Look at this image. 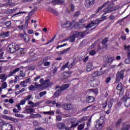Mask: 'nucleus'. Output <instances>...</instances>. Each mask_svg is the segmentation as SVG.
Masks as SVG:
<instances>
[{"mask_svg":"<svg viewBox=\"0 0 130 130\" xmlns=\"http://www.w3.org/2000/svg\"><path fill=\"white\" fill-rule=\"evenodd\" d=\"M84 5L86 8H91L94 5V0H86Z\"/></svg>","mask_w":130,"mask_h":130,"instance_id":"10","label":"nucleus"},{"mask_svg":"<svg viewBox=\"0 0 130 130\" xmlns=\"http://www.w3.org/2000/svg\"><path fill=\"white\" fill-rule=\"evenodd\" d=\"M103 108H106V106H107V101H105L103 103Z\"/></svg>","mask_w":130,"mask_h":130,"instance_id":"49","label":"nucleus"},{"mask_svg":"<svg viewBox=\"0 0 130 130\" xmlns=\"http://www.w3.org/2000/svg\"><path fill=\"white\" fill-rule=\"evenodd\" d=\"M89 91L93 92V93H98V89H88Z\"/></svg>","mask_w":130,"mask_h":130,"instance_id":"46","label":"nucleus"},{"mask_svg":"<svg viewBox=\"0 0 130 130\" xmlns=\"http://www.w3.org/2000/svg\"><path fill=\"white\" fill-rule=\"evenodd\" d=\"M105 7L106 8L103 10L105 15H106V14L108 13H111V12H114V11H116V10H118V9H119V6L114 7L112 2L108 1L98 8L97 10L98 13L100 12V11L102 10V9H103V8Z\"/></svg>","mask_w":130,"mask_h":130,"instance_id":"1","label":"nucleus"},{"mask_svg":"<svg viewBox=\"0 0 130 130\" xmlns=\"http://www.w3.org/2000/svg\"><path fill=\"white\" fill-rule=\"evenodd\" d=\"M48 12H50L51 13H52V14H54V15H55V16H58V12H57L56 10H55L50 7L48 8Z\"/></svg>","mask_w":130,"mask_h":130,"instance_id":"19","label":"nucleus"},{"mask_svg":"<svg viewBox=\"0 0 130 130\" xmlns=\"http://www.w3.org/2000/svg\"><path fill=\"white\" fill-rule=\"evenodd\" d=\"M7 82H4L2 85V89H6V88H7Z\"/></svg>","mask_w":130,"mask_h":130,"instance_id":"54","label":"nucleus"},{"mask_svg":"<svg viewBox=\"0 0 130 130\" xmlns=\"http://www.w3.org/2000/svg\"><path fill=\"white\" fill-rule=\"evenodd\" d=\"M0 79L2 80L3 82H5L7 80V77L6 75L4 74L0 75Z\"/></svg>","mask_w":130,"mask_h":130,"instance_id":"34","label":"nucleus"},{"mask_svg":"<svg viewBox=\"0 0 130 130\" xmlns=\"http://www.w3.org/2000/svg\"><path fill=\"white\" fill-rule=\"evenodd\" d=\"M113 59H114L113 57H109L108 55H105L103 57V60L105 62H107V63L104 64L103 67L104 68H107L108 67H109L110 66L111 62L113 61Z\"/></svg>","mask_w":130,"mask_h":130,"instance_id":"3","label":"nucleus"},{"mask_svg":"<svg viewBox=\"0 0 130 130\" xmlns=\"http://www.w3.org/2000/svg\"><path fill=\"white\" fill-rule=\"evenodd\" d=\"M3 117L4 118H5V119H9L10 120H12V121H16V119L13 117H11L6 115H4Z\"/></svg>","mask_w":130,"mask_h":130,"instance_id":"32","label":"nucleus"},{"mask_svg":"<svg viewBox=\"0 0 130 130\" xmlns=\"http://www.w3.org/2000/svg\"><path fill=\"white\" fill-rule=\"evenodd\" d=\"M10 36V31L3 32L0 34V38H6Z\"/></svg>","mask_w":130,"mask_h":130,"instance_id":"17","label":"nucleus"},{"mask_svg":"<svg viewBox=\"0 0 130 130\" xmlns=\"http://www.w3.org/2000/svg\"><path fill=\"white\" fill-rule=\"evenodd\" d=\"M56 120H58V121L61 120V116L60 115H57L56 116Z\"/></svg>","mask_w":130,"mask_h":130,"instance_id":"64","label":"nucleus"},{"mask_svg":"<svg viewBox=\"0 0 130 130\" xmlns=\"http://www.w3.org/2000/svg\"><path fill=\"white\" fill-rule=\"evenodd\" d=\"M84 127H85V124H81L79 126H78V129L82 130L84 129Z\"/></svg>","mask_w":130,"mask_h":130,"instance_id":"41","label":"nucleus"},{"mask_svg":"<svg viewBox=\"0 0 130 130\" xmlns=\"http://www.w3.org/2000/svg\"><path fill=\"white\" fill-rule=\"evenodd\" d=\"M89 54L90 55H95V54H96V51H95V50H91L89 52Z\"/></svg>","mask_w":130,"mask_h":130,"instance_id":"57","label":"nucleus"},{"mask_svg":"<svg viewBox=\"0 0 130 130\" xmlns=\"http://www.w3.org/2000/svg\"><path fill=\"white\" fill-rule=\"evenodd\" d=\"M28 105L29 106H28V108H34V103L33 102L29 101H28Z\"/></svg>","mask_w":130,"mask_h":130,"instance_id":"35","label":"nucleus"},{"mask_svg":"<svg viewBox=\"0 0 130 130\" xmlns=\"http://www.w3.org/2000/svg\"><path fill=\"white\" fill-rule=\"evenodd\" d=\"M17 50L19 54V55H24V54H25V51H24V48H20L19 49L17 47Z\"/></svg>","mask_w":130,"mask_h":130,"instance_id":"22","label":"nucleus"},{"mask_svg":"<svg viewBox=\"0 0 130 130\" xmlns=\"http://www.w3.org/2000/svg\"><path fill=\"white\" fill-rule=\"evenodd\" d=\"M57 126L59 129H63V128L66 127V125L63 123H59L57 124Z\"/></svg>","mask_w":130,"mask_h":130,"instance_id":"26","label":"nucleus"},{"mask_svg":"<svg viewBox=\"0 0 130 130\" xmlns=\"http://www.w3.org/2000/svg\"><path fill=\"white\" fill-rule=\"evenodd\" d=\"M15 116L16 117H19V118H23V117H24V116L22 114H15Z\"/></svg>","mask_w":130,"mask_h":130,"instance_id":"60","label":"nucleus"},{"mask_svg":"<svg viewBox=\"0 0 130 130\" xmlns=\"http://www.w3.org/2000/svg\"><path fill=\"white\" fill-rule=\"evenodd\" d=\"M33 13H34V11H30L29 14H28V16H27L25 18V22H27L28 23H29V21H30V19H31V16Z\"/></svg>","mask_w":130,"mask_h":130,"instance_id":"24","label":"nucleus"},{"mask_svg":"<svg viewBox=\"0 0 130 130\" xmlns=\"http://www.w3.org/2000/svg\"><path fill=\"white\" fill-rule=\"evenodd\" d=\"M23 39L25 42L28 43L30 41V38L27 35H23Z\"/></svg>","mask_w":130,"mask_h":130,"instance_id":"31","label":"nucleus"},{"mask_svg":"<svg viewBox=\"0 0 130 130\" xmlns=\"http://www.w3.org/2000/svg\"><path fill=\"white\" fill-rule=\"evenodd\" d=\"M95 126L96 129H103L104 126H105V120L101 117L99 119L95 122Z\"/></svg>","mask_w":130,"mask_h":130,"instance_id":"2","label":"nucleus"},{"mask_svg":"<svg viewBox=\"0 0 130 130\" xmlns=\"http://www.w3.org/2000/svg\"><path fill=\"white\" fill-rule=\"evenodd\" d=\"M123 78H124V71L121 70L117 72L116 77V83H119L120 80H123Z\"/></svg>","mask_w":130,"mask_h":130,"instance_id":"4","label":"nucleus"},{"mask_svg":"<svg viewBox=\"0 0 130 130\" xmlns=\"http://www.w3.org/2000/svg\"><path fill=\"white\" fill-rule=\"evenodd\" d=\"M69 88H70V85L66 84L62 85L59 89L61 90V92H62V91L67 90V89H69Z\"/></svg>","mask_w":130,"mask_h":130,"instance_id":"18","label":"nucleus"},{"mask_svg":"<svg viewBox=\"0 0 130 130\" xmlns=\"http://www.w3.org/2000/svg\"><path fill=\"white\" fill-rule=\"evenodd\" d=\"M97 22L95 23H93V22H91L89 24H88L86 26V28H91L92 27H93V26H94V24H99V21L98 20L96 21Z\"/></svg>","mask_w":130,"mask_h":130,"instance_id":"30","label":"nucleus"},{"mask_svg":"<svg viewBox=\"0 0 130 130\" xmlns=\"http://www.w3.org/2000/svg\"><path fill=\"white\" fill-rule=\"evenodd\" d=\"M35 111L34 109H32V108H29L28 106L25 107L24 112L25 113H33Z\"/></svg>","mask_w":130,"mask_h":130,"instance_id":"14","label":"nucleus"},{"mask_svg":"<svg viewBox=\"0 0 130 130\" xmlns=\"http://www.w3.org/2000/svg\"><path fill=\"white\" fill-rule=\"evenodd\" d=\"M32 98V95H28L27 96H26L24 99L25 101H28V100H29Z\"/></svg>","mask_w":130,"mask_h":130,"instance_id":"45","label":"nucleus"},{"mask_svg":"<svg viewBox=\"0 0 130 130\" xmlns=\"http://www.w3.org/2000/svg\"><path fill=\"white\" fill-rule=\"evenodd\" d=\"M62 28H68V29H72L73 28V24L70 21H67L66 23L61 24Z\"/></svg>","mask_w":130,"mask_h":130,"instance_id":"11","label":"nucleus"},{"mask_svg":"<svg viewBox=\"0 0 130 130\" xmlns=\"http://www.w3.org/2000/svg\"><path fill=\"white\" fill-rule=\"evenodd\" d=\"M69 10L71 11V12H74V11L76 10V6H75V4L71 3L69 5Z\"/></svg>","mask_w":130,"mask_h":130,"instance_id":"29","label":"nucleus"},{"mask_svg":"<svg viewBox=\"0 0 130 130\" xmlns=\"http://www.w3.org/2000/svg\"><path fill=\"white\" fill-rule=\"evenodd\" d=\"M64 109L65 110H70L71 109H73V105H72L71 104H67L64 106Z\"/></svg>","mask_w":130,"mask_h":130,"instance_id":"23","label":"nucleus"},{"mask_svg":"<svg viewBox=\"0 0 130 130\" xmlns=\"http://www.w3.org/2000/svg\"><path fill=\"white\" fill-rule=\"evenodd\" d=\"M2 130H13V125L9 123L4 124Z\"/></svg>","mask_w":130,"mask_h":130,"instance_id":"9","label":"nucleus"},{"mask_svg":"<svg viewBox=\"0 0 130 130\" xmlns=\"http://www.w3.org/2000/svg\"><path fill=\"white\" fill-rule=\"evenodd\" d=\"M13 13V9H7L6 11V14L10 15V14H12Z\"/></svg>","mask_w":130,"mask_h":130,"instance_id":"48","label":"nucleus"},{"mask_svg":"<svg viewBox=\"0 0 130 130\" xmlns=\"http://www.w3.org/2000/svg\"><path fill=\"white\" fill-rule=\"evenodd\" d=\"M86 101H87L88 103H92L95 101V98H94V96H89L88 97H86Z\"/></svg>","mask_w":130,"mask_h":130,"instance_id":"20","label":"nucleus"},{"mask_svg":"<svg viewBox=\"0 0 130 130\" xmlns=\"http://www.w3.org/2000/svg\"><path fill=\"white\" fill-rule=\"evenodd\" d=\"M124 50H126V49L128 50V51H130V46H126V45H124Z\"/></svg>","mask_w":130,"mask_h":130,"instance_id":"44","label":"nucleus"},{"mask_svg":"<svg viewBox=\"0 0 130 130\" xmlns=\"http://www.w3.org/2000/svg\"><path fill=\"white\" fill-rule=\"evenodd\" d=\"M5 25L7 28H11V26H12V22L10 21H7L5 22Z\"/></svg>","mask_w":130,"mask_h":130,"instance_id":"36","label":"nucleus"},{"mask_svg":"<svg viewBox=\"0 0 130 130\" xmlns=\"http://www.w3.org/2000/svg\"><path fill=\"white\" fill-rule=\"evenodd\" d=\"M122 121L121 120V119H119L118 120L117 122L116 123V126H120V124H121V122Z\"/></svg>","mask_w":130,"mask_h":130,"instance_id":"42","label":"nucleus"},{"mask_svg":"<svg viewBox=\"0 0 130 130\" xmlns=\"http://www.w3.org/2000/svg\"><path fill=\"white\" fill-rule=\"evenodd\" d=\"M114 100L113 99H111L109 102L108 103V107L109 109H111V107H112V105L113 104Z\"/></svg>","mask_w":130,"mask_h":130,"instance_id":"28","label":"nucleus"},{"mask_svg":"<svg viewBox=\"0 0 130 130\" xmlns=\"http://www.w3.org/2000/svg\"><path fill=\"white\" fill-rule=\"evenodd\" d=\"M91 119H92V116H91V117L90 118L89 120L87 122V126H90V123H91Z\"/></svg>","mask_w":130,"mask_h":130,"instance_id":"61","label":"nucleus"},{"mask_svg":"<svg viewBox=\"0 0 130 130\" xmlns=\"http://www.w3.org/2000/svg\"><path fill=\"white\" fill-rule=\"evenodd\" d=\"M56 107H57V108H60L61 107V103H57L56 104Z\"/></svg>","mask_w":130,"mask_h":130,"instance_id":"59","label":"nucleus"},{"mask_svg":"<svg viewBox=\"0 0 130 130\" xmlns=\"http://www.w3.org/2000/svg\"><path fill=\"white\" fill-rule=\"evenodd\" d=\"M61 90L60 89H58L54 93L53 95L52 96V98L55 99V98H58L59 96L60 95V94H61Z\"/></svg>","mask_w":130,"mask_h":130,"instance_id":"13","label":"nucleus"},{"mask_svg":"<svg viewBox=\"0 0 130 130\" xmlns=\"http://www.w3.org/2000/svg\"><path fill=\"white\" fill-rule=\"evenodd\" d=\"M45 94H46V91H42V92H41L40 93H39V95H40V97H43V96H44V95H45Z\"/></svg>","mask_w":130,"mask_h":130,"instance_id":"47","label":"nucleus"},{"mask_svg":"<svg viewBox=\"0 0 130 130\" xmlns=\"http://www.w3.org/2000/svg\"><path fill=\"white\" fill-rule=\"evenodd\" d=\"M100 83V81L98 79H94L93 81V84H94V86H98Z\"/></svg>","mask_w":130,"mask_h":130,"instance_id":"39","label":"nucleus"},{"mask_svg":"<svg viewBox=\"0 0 130 130\" xmlns=\"http://www.w3.org/2000/svg\"><path fill=\"white\" fill-rule=\"evenodd\" d=\"M51 3L53 4V6H56V5H62L64 3V1L63 0H52Z\"/></svg>","mask_w":130,"mask_h":130,"instance_id":"12","label":"nucleus"},{"mask_svg":"<svg viewBox=\"0 0 130 130\" xmlns=\"http://www.w3.org/2000/svg\"><path fill=\"white\" fill-rule=\"evenodd\" d=\"M50 80L49 79H47L44 81V84H47L48 86H51L53 85V82H49Z\"/></svg>","mask_w":130,"mask_h":130,"instance_id":"33","label":"nucleus"},{"mask_svg":"<svg viewBox=\"0 0 130 130\" xmlns=\"http://www.w3.org/2000/svg\"><path fill=\"white\" fill-rule=\"evenodd\" d=\"M25 103H26V101L25 99L21 100L19 104H20V105H25Z\"/></svg>","mask_w":130,"mask_h":130,"instance_id":"56","label":"nucleus"},{"mask_svg":"<svg viewBox=\"0 0 130 130\" xmlns=\"http://www.w3.org/2000/svg\"><path fill=\"white\" fill-rule=\"evenodd\" d=\"M20 77H22V78H24L25 76H26V74H25L24 73H23V71H20V73L19 74Z\"/></svg>","mask_w":130,"mask_h":130,"instance_id":"52","label":"nucleus"},{"mask_svg":"<svg viewBox=\"0 0 130 130\" xmlns=\"http://www.w3.org/2000/svg\"><path fill=\"white\" fill-rule=\"evenodd\" d=\"M92 67H93V64L91 62H89L86 66V72L89 73V72H91L92 71Z\"/></svg>","mask_w":130,"mask_h":130,"instance_id":"21","label":"nucleus"},{"mask_svg":"<svg viewBox=\"0 0 130 130\" xmlns=\"http://www.w3.org/2000/svg\"><path fill=\"white\" fill-rule=\"evenodd\" d=\"M109 40V39H108V38H105L102 42V44H103V45H106V43H107V42H108V41Z\"/></svg>","mask_w":130,"mask_h":130,"instance_id":"38","label":"nucleus"},{"mask_svg":"<svg viewBox=\"0 0 130 130\" xmlns=\"http://www.w3.org/2000/svg\"><path fill=\"white\" fill-rule=\"evenodd\" d=\"M20 70H21V67L16 68L13 71L9 73L8 77H12V76H14V75H15L16 73H18Z\"/></svg>","mask_w":130,"mask_h":130,"instance_id":"16","label":"nucleus"},{"mask_svg":"<svg viewBox=\"0 0 130 130\" xmlns=\"http://www.w3.org/2000/svg\"><path fill=\"white\" fill-rule=\"evenodd\" d=\"M4 53L5 51H4V49H0V59H4V57L3 56Z\"/></svg>","mask_w":130,"mask_h":130,"instance_id":"37","label":"nucleus"},{"mask_svg":"<svg viewBox=\"0 0 130 130\" xmlns=\"http://www.w3.org/2000/svg\"><path fill=\"white\" fill-rule=\"evenodd\" d=\"M31 117H41V115L40 114H32L31 115Z\"/></svg>","mask_w":130,"mask_h":130,"instance_id":"51","label":"nucleus"},{"mask_svg":"<svg viewBox=\"0 0 130 130\" xmlns=\"http://www.w3.org/2000/svg\"><path fill=\"white\" fill-rule=\"evenodd\" d=\"M17 49L18 47L17 46V44L15 43L10 45L7 47V51L10 53H14L15 51H17Z\"/></svg>","mask_w":130,"mask_h":130,"instance_id":"5","label":"nucleus"},{"mask_svg":"<svg viewBox=\"0 0 130 130\" xmlns=\"http://www.w3.org/2000/svg\"><path fill=\"white\" fill-rule=\"evenodd\" d=\"M124 62L126 64L130 63V58H126L124 60Z\"/></svg>","mask_w":130,"mask_h":130,"instance_id":"58","label":"nucleus"},{"mask_svg":"<svg viewBox=\"0 0 130 130\" xmlns=\"http://www.w3.org/2000/svg\"><path fill=\"white\" fill-rule=\"evenodd\" d=\"M50 64V62L49 61H45L44 63V67H49V66Z\"/></svg>","mask_w":130,"mask_h":130,"instance_id":"55","label":"nucleus"},{"mask_svg":"<svg viewBox=\"0 0 130 130\" xmlns=\"http://www.w3.org/2000/svg\"><path fill=\"white\" fill-rule=\"evenodd\" d=\"M75 38H76L74 36L72 35V36L69 37V39L70 40V41L71 42H74V41H75Z\"/></svg>","mask_w":130,"mask_h":130,"instance_id":"43","label":"nucleus"},{"mask_svg":"<svg viewBox=\"0 0 130 130\" xmlns=\"http://www.w3.org/2000/svg\"><path fill=\"white\" fill-rule=\"evenodd\" d=\"M88 33H89L88 32V30H86L84 31L83 32H78V31H75L73 33V36L75 38H77V37H78V36H81V37H84V36H85V35L88 34Z\"/></svg>","mask_w":130,"mask_h":130,"instance_id":"8","label":"nucleus"},{"mask_svg":"<svg viewBox=\"0 0 130 130\" xmlns=\"http://www.w3.org/2000/svg\"><path fill=\"white\" fill-rule=\"evenodd\" d=\"M101 75H104V72H100L98 71H94L91 74L92 77L95 78V77H99V76H101Z\"/></svg>","mask_w":130,"mask_h":130,"instance_id":"15","label":"nucleus"},{"mask_svg":"<svg viewBox=\"0 0 130 130\" xmlns=\"http://www.w3.org/2000/svg\"><path fill=\"white\" fill-rule=\"evenodd\" d=\"M25 84H28V83H31V78H28L24 80Z\"/></svg>","mask_w":130,"mask_h":130,"instance_id":"53","label":"nucleus"},{"mask_svg":"<svg viewBox=\"0 0 130 130\" xmlns=\"http://www.w3.org/2000/svg\"><path fill=\"white\" fill-rule=\"evenodd\" d=\"M79 125V123L77 122L75 124H72L71 126L70 127L71 128H73L74 127H76Z\"/></svg>","mask_w":130,"mask_h":130,"instance_id":"50","label":"nucleus"},{"mask_svg":"<svg viewBox=\"0 0 130 130\" xmlns=\"http://www.w3.org/2000/svg\"><path fill=\"white\" fill-rule=\"evenodd\" d=\"M28 90H29V91H35L36 87L34 86V85H31L28 87Z\"/></svg>","mask_w":130,"mask_h":130,"instance_id":"40","label":"nucleus"},{"mask_svg":"<svg viewBox=\"0 0 130 130\" xmlns=\"http://www.w3.org/2000/svg\"><path fill=\"white\" fill-rule=\"evenodd\" d=\"M77 63V61L76 60H74L70 65H69V62H67L64 66L62 67L61 68V71H64L66 69V68H68L69 70H71L75 64Z\"/></svg>","mask_w":130,"mask_h":130,"instance_id":"6","label":"nucleus"},{"mask_svg":"<svg viewBox=\"0 0 130 130\" xmlns=\"http://www.w3.org/2000/svg\"><path fill=\"white\" fill-rule=\"evenodd\" d=\"M71 75H72L71 71L63 72L61 74V76H60L61 80L63 81V80H66V79H68V78H69V77H71Z\"/></svg>","mask_w":130,"mask_h":130,"instance_id":"7","label":"nucleus"},{"mask_svg":"<svg viewBox=\"0 0 130 130\" xmlns=\"http://www.w3.org/2000/svg\"><path fill=\"white\" fill-rule=\"evenodd\" d=\"M53 74H56V72H57V67H55L52 71Z\"/></svg>","mask_w":130,"mask_h":130,"instance_id":"63","label":"nucleus"},{"mask_svg":"<svg viewBox=\"0 0 130 130\" xmlns=\"http://www.w3.org/2000/svg\"><path fill=\"white\" fill-rule=\"evenodd\" d=\"M115 19V16L114 15H111L110 16V20L113 21V20Z\"/></svg>","mask_w":130,"mask_h":130,"instance_id":"62","label":"nucleus"},{"mask_svg":"<svg viewBox=\"0 0 130 130\" xmlns=\"http://www.w3.org/2000/svg\"><path fill=\"white\" fill-rule=\"evenodd\" d=\"M123 89V85H122V84L121 83H119L116 87V89L118 91H120V92H121Z\"/></svg>","mask_w":130,"mask_h":130,"instance_id":"25","label":"nucleus"},{"mask_svg":"<svg viewBox=\"0 0 130 130\" xmlns=\"http://www.w3.org/2000/svg\"><path fill=\"white\" fill-rule=\"evenodd\" d=\"M124 106H125V107H128L130 106V97L127 98L125 101Z\"/></svg>","mask_w":130,"mask_h":130,"instance_id":"27","label":"nucleus"}]
</instances>
